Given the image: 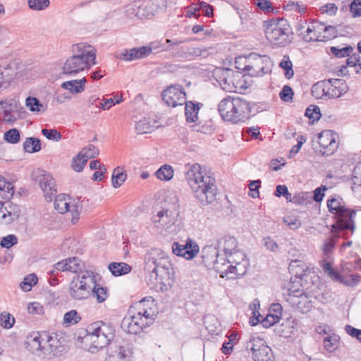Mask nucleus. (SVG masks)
I'll use <instances>...</instances> for the list:
<instances>
[{
  "instance_id": "1",
  "label": "nucleus",
  "mask_w": 361,
  "mask_h": 361,
  "mask_svg": "<svg viewBox=\"0 0 361 361\" xmlns=\"http://www.w3.org/2000/svg\"><path fill=\"white\" fill-rule=\"evenodd\" d=\"M145 269L149 272L153 288L164 292L172 286L174 275L169 257L159 249L148 251L145 258Z\"/></svg>"
},
{
  "instance_id": "2",
  "label": "nucleus",
  "mask_w": 361,
  "mask_h": 361,
  "mask_svg": "<svg viewBox=\"0 0 361 361\" xmlns=\"http://www.w3.org/2000/svg\"><path fill=\"white\" fill-rule=\"evenodd\" d=\"M64 343L61 333L32 332L27 337L26 348L39 357L51 360L66 351Z\"/></svg>"
},
{
  "instance_id": "3",
  "label": "nucleus",
  "mask_w": 361,
  "mask_h": 361,
  "mask_svg": "<svg viewBox=\"0 0 361 361\" xmlns=\"http://www.w3.org/2000/svg\"><path fill=\"white\" fill-rule=\"evenodd\" d=\"M185 178L192 194L200 204L206 205L214 202L217 192L216 180L200 164L191 166L185 173Z\"/></svg>"
},
{
  "instance_id": "4",
  "label": "nucleus",
  "mask_w": 361,
  "mask_h": 361,
  "mask_svg": "<svg viewBox=\"0 0 361 361\" xmlns=\"http://www.w3.org/2000/svg\"><path fill=\"white\" fill-rule=\"evenodd\" d=\"M71 55L67 57L62 66V73L74 76L82 71L89 70L96 63L97 50L87 43H78L72 45Z\"/></svg>"
},
{
  "instance_id": "5",
  "label": "nucleus",
  "mask_w": 361,
  "mask_h": 361,
  "mask_svg": "<svg viewBox=\"0 0 361 361\" xmlns=\"http://www.w3.org/2000/svg\"><path fill=\"white\" fill-rule=\"evenodd\" d=\"M153 305L154 300L143 299L135 307H132L129 311V315L122 320V329L128 334L140 333L144 327L148 326L154 319V311L151 307Z\"/></svg>"
},
{
  "instance_id": "6",
  "label": "nucleus",
  "mask_w": 361,
  "mask_h": 361,
  "mask_svg": "<svg viewBox=\"0 0 361 361\" xmlns=\"http://www.w3.org/2000/svg\"><path fill=\"white\" fill-rule=\"evenodd\" d=\"M87 334L82 338L83 348L94 353L107 346L114 339L115 329L109 322L97 321L89 324L86 329Z\"/></svg>"
},
{
  "instance_id": "7",
  "label": "nucleus",
  "mask_w": 361,
  "mask_h": 361,
  "mask_svg": "<svg viewBox=\"0 0 361 361\" xmlns=\"http://www.w3.org/2000/svg\"><path fill=\"white\" fill-rule=\"evenodd\" d=\"M218 110L224 120L238 124L250 119L252 106L244 98L228 96L220 101Z\"/></svg>"
},
{
  "instance_id": "8",
  "label": "nucleus",
  "mask_w": 361,
  "mask_h": 361,
  "mask_svg": "<svg viewBox=\"0 0 361 361\" xmlns=\"http://www.w3.org/2000/svg\"><path fill=\"white\" fill-rule=\"evenodd\" d=\"M248 260L245 255L239 250L228 255L226 258L216 255L214 267L222 278L237 279L243 276L247 270Z\"/></svg>"
},
{
  "instance_id": "9",
  "label": "nucleus",
  "mask_w": 361,
  "mask_h": 361,
  "mask_svg": "<svg viewBox=\"0 0 361 361\" xmlns=\"http://www.w3.org/2000/svg\"><path fill=\"white\" fill-rule=\"evenodd\" d=\"M265 37L271 43L285 47L291 42V28L284 18H273L263 22Z\"/></svg>"
},
{
  "instance_id": "10",
  "label": "nucleus",
  "mask_w": 361,
  "mask_h": 361,
  "mask_svg": "<svg viewBox=\"0 0 361 361\" xmlns=\"http://www.w3.org/2000/svg\"><path fill=\"white\" fill-rule=\"evenodd\" d=\"M94 274L92 271L84 270L75 274L68 285L69 297L78 301L90 298L94 288Z\"/></svg>"
},
{
  "instance_id": "11",
  "label": "nucleus",
  "mask_w": 361,
  "mask_h": 361,
  "mask_svg": "<svg viewBox=\"0 0 361 361\" xmlns=\"http://www.w3.org/2000/svg\"><path fill=\"white\" fill-rule=\"evenodd\" d=\"M167 8V0H135L126 6L130 18L151 19Z\"/></svg>"
},
{
  "instance_id": "12",
  "label": "nucleus",
  "mask_w": 361,
  "mask_h": 361,
  "mask_svg": "<svg viewBox=\"0 0 361 361\" xmlns=\"http://www.w3.org/2000/svg\"><path fill=\"white\" fill-rule=\"evenodd\" d=\"M329 212L338 216V220L334 228L338 230L354 229L353 217L355 213L348 209L339 197H332L327 201Z\"/></svg>"
},
{
  "instance_id": "13",
  "label": "nucleus",
  "mask_w": 361,
  "mask_h": 361,
  "mask_svg": "<svg viewBox=\"0 0 361 361\" xmlns=\"http://www.w3.org/2000/svg\"><path fill=\"white\" fill-rule=\"evenodd\" d=\"M171 204H165L158 213L152 217V222L154 226L163 231H169L176 224L178 216L179 206L176 197Z\"/></svg>"
},
{
  "instance_id": "14",
  "label": "nucleus",
  "mask_w": 361,
  "mask_h": 361,
  "mask_svg": "<svg viewBox=\"0 0 361 361\" xmlns=\"http://www.w3.org/2000/svg\"><path fill=\"white\" fill-rule=\"evenodd\" d=\"M54 209L60 214L71 213V222L75 224L80 219L82 205L79 200H74L65 194H59L55 199Z\"/></svg>"
},
{
  "instance_id": "15",
  "label": "nucleus",
  "mask_w": 361,
  "mask_h": 361,
  "mask_svg": "<svg viewBox=\"0 0 361 361\" xmlns=\"http://www.w3.org/2000/svg\"><path fill=\"white\" fill-rule=\"evenodd\" d=\"M269 58L251 54L245 60V66L241 69L246 71L252 77L262 76L269 71Z\"/></svg>"
},
{
  "instance_id": "16",
  "label": "nucleus",
  "mask_w": 361,
  "mask_h": 361,
  "mask_svg": "<svg viewBox=\"0 0 361 361\" xmlns=\"http://www.w3.org/2000/svg\"><path fill=\"white\" fill-rule=\"evenodd\" d=\"M171 249L174 255L187 260L195 258L200 251L199 245L190 238L173 243Z\"/></svg>"
},
{
  "instance_id": "17",
  "label": "nucleus",
  "mask_w": 361,
  "mask_h": 361,
  "mask_svg": "<svg viewBox=\"0 0 361 361\" xmlns=\"http://www.w3.org/2000/svg\"><path fill=\"white\" fill-rule=\"evenodd\" d=\"M33 178L38 183L47 200L51 201L57 192L55 180L48 172L37 170L32 173Z\"/></svg>"
},
{
  "instance_id": "18",
  "label": "nucleus",
  "mask_w": 361,
  "mask_h": 361,
  "mask_svg": "<svg viewBox=\"0 0 361 361\" xmlns=\"http://www.w3.org/2000/svg\"><path fill=\"white\" fill-rule=\"evenodd\" d=\"M292 293L286 300L292 307H295L302 313H307L312 307L313 299L315 295L305 293L304 290H291Z\"/></svg>"
},
{
  "instance_id": "19",
  "label": "nucleus",
  "mask_w": 361,
  "mask_h": 361,
  "mask_svg": "<svg viewBox=\"0 0 361 361\" xmlns=\"http://www.w3.org/2000/svg\"><path fill=\"white\" fill-rule=\"evenodd\" d=\"M318 143L320 152L324 155L329 156L337 149L338 144L337 135L331 130H324L318 134Z\"/></svg>"
},
{
  "instance_id": "20",
  "label": "nucleus",
  "mask_w": 361,
  "mask_h": 361,
  "mask_svg": "<svg viewBox=\"0 0 361 361\" xmlns=\"http://www.w3.org/2000/svg\"><path fill=\"white\" fill-rule=\"evenodd\" d=\"M162 99L169 106H182L186 102V94L182 86L171 85L162 92Z\"/></svg>"
},
{
  "instance_id": "21",
  "label": "nucleus",
  "mask_w": 361,
  "mask_h": 361,
  "mask_svg": "<svg viewBox=\"0 0 361 361\" xmlns=\"http://www.w3.org/2000/svg\"><path fill=\"white\" fill-rule=\"evenodd\" d=\"M159 42H154L151 44V46H143L138 48H133L130 49L125 50L120 53L118 58L124 61H133L142 58H145L149 56L153 49L160 47Z\"/></svg>"
},
{
  "instance_id": "22",
  "label": "nucleus",
  "mask_w": 361,
  "mask_h": 361,
  "mask_svg": "<svg viewBox=\"0 0 361 361\" xmlns=\"http://www.w3.org/2000/svg\"><path fill=\"white\" fill-rule=\"evenodd\" d=\"M20 209L18 204L11 201H0V222L8 224L18 219Z\"/></svg>"
},
{
  "instance_id": "23",
  "label": "nucleus",
  "mask_w": 361,
  "mask_h": 361,
  "mask_svg": "<svg viewBox=\"0 0 361 361\" xmlns=\"http://www.w3.org/2000/svg\"><path fill=\"white\" fill-rule=\"evenodd\" d=\"M246 348L252 351L254 361H269L271 349L262 340L252 339L247 343Z\"/></svg>"
},
{
  "instance_id": "24",
  "label": "nucleus",
  "mask_w": 361,
  "mask_h": 361,
  "mask_svg": "<svg viewBox=\"0 0 361 361\" xmlns=\"http://www.w3.org/2000/svg\"><path fill=\"white\" fill-rule=\"evenodd\" d=\"M326 88H325L326 99L338 98L345 94L348 90V86L342 79L325 80Z\"/></svg>"
},
{
  "instance_id": "25",
  "label": "nucleus",
  "mask_w": 361,
  "mask_h": 361,
  "mask_svg": "<svg viewBox=\"0 0 361 361\" xmlns=\"http://www.w3.org/2000/svg\"><path fill=\"white\" fill-rule=\"evenodd\" d=\"M212 48L204 47H186L180 48L176 53L175 56L184 59L185 61H192L195 58L202 57L206 58L210 54Z\"/></svg>"
},
{
  "instance_id": "26",
  "label": "nucleus",
  "mask_w": 361,
  "mask_h": 361,
  "mask_svg": "<svg viewBox=\"0 0 361 361\" xmlns=\"http://www.w3.org/2000/svg\"><path fill=\"white\" fill-rule=\"evenodd\" d=\"M221 88L230 92H236V73L231 69H221L216 73Z\"/></svg>"
},
{
  "instance_id": "27",
  "label": "nucleus",
  "mask_w": 361,
  "mask_h": 361,
  "mask_svg": "<svg viewBox=\"0 0 361 361\" xmlns=\"http://www.w3.org/2000/svg\"><path fill=\"white\" fill-rule=\"evenodd\" d=\"M19 108L20 104L16 100L12 99L4 100V109L2 110L4 121L8 123H14L18 119V116L13 113L18 111Z\"/></svg>"
},
{
  "instance_id": "28",
  "label": "nucleus",
  "mask_w": 361,
  "mask_h": 361,
  "mask_svg": "<svg viewBox=\"0 0 361 361\" xmlns=\"http://www.w3.org/2000/svg\"><path fill=\"white\" fill-rule=\"evenodd\" d=\"M324 24L319 22H314L309 25L303 34L304 39L307 41H323L322 30Z\"/></svg>"
},
{
  "instance_id": "29",
  "label": "nucleus",
  "mask_w": 361,
  "mask_h": 361,
  "mask_svg": "<svg viewBox=\"0 0 361 361\" xmlns=\"http://www.w3.org/2000/svg\"><path fill=\"white\" fill-rule=\"evenodd\" d=\"M298 322L295 319L290 317L285 320L277 328V332L281 337H290L297 329Z\"/></svg>"
},
{
  "instance_id": "30",
  "label": "nucleus",
  "mask_w": 361,
  "mask_h": 361,
  "mask_svg": "<svg viewBox=\"0 0 361 361\" xmlns=\"http://www.w3.org/2000/svg\"><path fill=\"white\" fill-rule=\"evenodd\" d=\"M87 82L85 78L80 80H71L63 82L61 87V88L68 90L73 94L82 93L85 90V85Z\"/></svg>"
},
{
  "instance_id": "31",
  "label": "nucleus",
  "mask_w": 361,
  "mask_h": 361,
  "mask_svg": "<svg viewBox=\"0 0 361 361\" xmlns=\"http://www.w3.org/2000/svg\"><path fill=\"white\" fill-rule=\"evenodd\" d=\"M185 115L186 121L188 123H195L198 120V112L200 109V103H194L189 101L185 102Z\"/></svg>"
},
{
  "instance_id": "32",
  "label": "nucleus",
  "mask_w": 361,
  "mask_h": 361,
  "mask_svg": "<svg viewBox=\"0 0 361 361\" xmlns=\"http://www.w3.org/2000/svg\"><path fill=\"white\" fill-rule=\"evenodd\" d=\"M222 249L226 255V257L233 254L237 251L238 242L237 240L233 236H225L219 243Z\"/></svg>"
},
{
  "instance_id": "33",
  "label": "nucleus",
  "mask_w": 361,
  "mask_h": 361,
  "mask_svg": "<svg viewBox=\"0 0 361 361\" xmlns=\"http://www.w3.org/2000/svg\"><path fill=\"white\" fill-rule=\"evenodd\" d=\"M127 178V173L122 166H117L113 171L111 183L114 188H120Z\"/></svg>"
},
{
  "instance_id": "34",
  "label": "nucleus",
  "mask_w": 361,
  "mask_h": 361,
  "mask_svg": "<svg viewBox=\"0 0 361 361\" xmlns=\"http://www.w3.org/2000/svg\"><path fill=\"white\" fill-rule=\"evenodd\" d=\"M273 307H274V310L276 312V313L275 314H271V313L268 314L266 316V317L263 318L259 322L262 323L263 326H264L266 328L273 326L274 324L277 323L281 318L280 310H281V307L279 304H277V305H274L273 306Z\"/></svg>"
},
{
  "instance_id": "35",
  "label": "nucleus",
  "mask_w": 361,
  "mask_h": 361,
  "mask_svg": "<svg viewBox=\"0 0 361 361\" xmlns=\"http://www.w3.org/2000/svg\"><path fill=\"white\" fill-rule=\"evenodd\" d=\"M109 269L115 276L128 274L131 267L125 262H111L109 264Z\"/></svg>"
},
{
  "instance_id": "36",
  "label": "nucleus",
  "mask_w": 361,
  "mask_h": 361,
  "mask_svg": "<svg viewBox=\"0 0 361 361\" xmlns=\"http://www.w3.org/2000/svg\"><path fill=\"white\" fill-rule=\"evenodd\" d=\"M128 353L126 348L120 346L109 354L106 361H128Z\"/></svg>"
},
{
  "instance_id": "37",
  "label": "nucleus",
  "mask_w": 361,
  "mask_h": 361,
  "mask_svg": "<svg viewBox=\"0 0 361 361\" xmlns=\"http://www.w3.org/2000/svg\"><path fill=\"white\" fill-rule=\"evenodd\" d=\"M94 288H92V294L91 296L95 298L99 303L104 302L108 298V292L106 288L101 286L97 283L96 276H94Z\"/></svg>"
},
{
  "instance_id": "38",
  "label": "nucleus",
  "mask_w": 361,
  "mask_h": 361,
  "mask_svg": "<svg viewBox=\"0 0 361 361\" xmlns=\"http://www.w3.org/2000/svg\"><path fill=\"white\" fill-rule=\"evenodd\" d=\"M352 180V190L355 193L361 196V165L355 167Z\"/></svg>"
},
{
  "instance_id": "39",
  "label": "nucleus",
  "mask_w": 361,
  "mask_h": 361,
  "mask_svg": "<svg viewBox=\"0 0 361 361\" xmlns=\"http://www.w3.org/2000/svg\"><path fill=\"white\" fill-rule=\"evenodd\" d=\"M155 174L158 179L168 181L173 176V169L170 165L164 164L157 171Z\"/></svg>"
},
{
  "instance_id": "40",
  "label": "nucleus",
  "mask_w": 361,
  "mask_h": 361,
  "mask_svg": "<svg viewBox=\"0 0 361 361\" xmlns=\"http://www.w3.org/2000/svg\"><path fill=\"white\" fill-rule=\"evenodd\" d=\"M24 149L29 153L39 152L41 149V142L38 138L29 137L23 143Z\"/></svg>"
},
{
  "instance_id": "41",
  "label": "nucleus",
  "mask_w": 361,
  "mask_h": 361,
  "mask_svg": "<svg viewBox=\"0 0 361 361\" xmlns=\"http://www.w3.org/2000/svg\"><path fill=\"white\" fill-rule=\"evenodd\" d=\"M25 105L30 111L34 113H39L45 110L43 104L36 97H28L25 100Z\"/></svg>"
},
{
  "instance_id": "42",
  "label": "nucleus",
  "mask_w": 361,
  "mask_h": 361,
  "mask_svg": "<svg viewBox=\"0 0 361 361\" xmlns=\"http://www.w3.org/2000/svg\"><path fill=\"white\" fill-rule=\"evenodd\" d=\"M326 82L324 80L317 82L312 87V94L316 99H326L325 88H326Z\"/></svg>"
},
{
  "instance_id": "43",
  "label": "nucleus",
  "mask_w": 361,
  "mask_h": 361,
  "mask_svg": "<svg viewBox=\"0 0 361 361\" xmlns=\"http://www.w3.org/2000/svg\"><path fill=\"white\" fill-rule=\"evenodd\" d=\"M28 8L34 11L46 10L50 6L49 0H27Z\"/></svg>"
},
{
  "instance_id": "44",
  "label": "nucleus",
  "mask_w": 361,
  "mask_h": 361,
  "mask_svg": "<svg viewBox=\"0 0 361 361\" xmlns=\"http://www.w3.org/2000/svg\"><path fill=\"white\" fill-rule=\"evenodd\" d=\"M279 66L286 71L285 76L286 78L290 79L293 76L294 71L293 70V63L288 55L283 56L279 63Z\"/></svg>"
},
{
  "instance_id": "45",
  "label": "nucleus",
  "mask_w": 361,
  "mask_h": 361,
  "mask_svg": "<svg viewBox=\"0 0 361 361\" xmlns=\"http://www.w3.org/2000/svg\"><path fill=\"white\" fill-rule=\"evenodd\" d=\"M81 320V317L75 310H71L63 316V323L67 326H72L78 324Z\"/></svg>"
},
{
  "instance_id": "46",
  "label": "nucleus",
  "mask_w": 361,
  "mask_h": 361,
  "mask_svg": "<svg viewBox=\"0 0 361 361\" xmlns=\"http://www.w3.org/2000/svg\"><path fill=\"white\" fill-rule=\"evenodd\" d=\"M66 261L68 271L75 273L76 274L80 273V271H83L82 270L83 264L80 259H79L78 258H68L66 259Z\"/></svg>"
},
{
  "instance_id": "47",
  "label": "nucleus",
  "mask_w": 361,
  "mask_h": 361,
  "mask_svg": "<svg viewBox=\"0 0 361 361\" xmlns=\"http://www.w3.org/2000/svg\"><path fill=\"white\" fill-rule=\"evenodd\" d=\"M37 282V278L35 274H31L24 278L23 281L20 283V287L25 292L31 290L32 286Z\"/></svg>"
},
{
  "instance_id": "48",
  "label": "nucleus",
  "mask_w": 361,
  "mask_h": 361,
  "mask_svg": "<svg viewBox=\"0 0 361 361\" xmlns=\"http://www.w3.org/2000/svg\"><path fill=\"white\" fill-rule=\"evenodd\" d=\"M80 156H82L86 159L94 158L99 154V149L93 145H89L87 147L82 148L79 152Z\"/></svg>"
},
{
  "instance_id": "49",
  "label": "nucleus",
  "mask_w": 361,
  "mask_h": 361,
  "mask_svg": "<svg viewBox=\"0 0 361 361\" xmlns=\"http://www.w3.org/2000/svg\"><path fill=\"white\" fill-rule=\"evenodd\" d=\"M322 267L324 271L326 274H327V275L332 279L337 281H342L341 275L339 274L338 272L336 271L334 269H332L330 262L324 261Z\"/></svg>"
},
{
  "instance_id": "50",
  "label": "nucleus",
  "mask_w": 361,
  "mask_h": 361,
  "mask_svg": "<svg viewBox=\"0 0 361 361\" xmlns=\"http://www.w3.org/2000/svg\"><path fill=\"white\" fill-rule=\"evenodd\" d=\"M353 49L351 46H347L343 48H337L336 47H331V52L333 55L338 58L349 56Z\"/></svg>"
},
{
  "instance_id": "51",
  "label": "nucleus",
  "mask_w": 361,
  "mask_h": 361,
  "mask_svg": "<svg viewBox=\"0 0 361 361\" xmlns=\"http://www.w3.org/2000/svg\"><path fill=\"white\" fill-rule=\"evenodd\" d=\"M15 323L14 317L9 313L0 314V326L4 329H11Z\"/></svg>"
},
{
  "instance_id": "52",
  "label": "nucleus",
  "mask_w": 361,
  "mask_h": 361,
  "mask_svg": "<svg viewBox=\"0 0 361 361\" xmlns=\"http://www.w3.org/2000/svg\"><path fill=\"white\" fill-rule=\"evenodd\" d=\"M42 135L48 140L58 142L61 139V134L56 129L44 128L42 130Z\"/></svg>"
},
{
  "instance_id": "53",
  "label": "nucleus",
  "mask_w": 361,
  "mask_h": 361,
  "mask_svg": "<svg viewBox=\"0 0 361 361\" xmlns=\"http://www.w3.org/2000/svg\"><path fill=\"white\" fill-rule=\"evenodd\" d=\"M4 138L8 142L16 144L20 140V133L16 128L11 129L4 133Z\"/></svg>"
},
{
  "instance_id": "54",
  "label": "nucleus",
  "mask_w": 361,
  "mask_h": 361,
  "mask_svg": "<svg viewBox=\"0 0 361 361\" xmlns=\"http://www.w3.org/2000/svg\"><path fill=\"white\" fill-rule=\"evenodd\" d=\"M87 161V159L80 156L78 153V154L73 159L71 166L75 171L80 172L82 171Z\"/></svg>"
},
{
  "instance_id": "55",
  "label": "nucleus",
  "mask_w": 361,
  "mask_h": 361,
  "mask_svg": "<svg viewBox=\"0 0 361 361\" xmlns=\"http://www.w3.org/2000/svg\"><path fill=\"white\" fill-rule=\"evenodd\" d=\"M305 116L313 123L321 117L320 109L317 106H310L305 111Z\"/></svg>"
},
{
  "instance_id": "56",
  "label": "nucleus",
  "mask_w": 361,
  "mask_h": 361,
  "mask_svg": "<svg viewBox=\"0 0 361 361\" xmlns=\"http://www.w3.org/2000/svg\"><path fill=\"white\" fill-rule=\"evenodd\" d=\"M12 78L8 74V70L4 68L0 70V91L8 87Z\"/></svg>"
},
{
  "instance_id": "57",
  "label": "nucleus",
  "mask_w": 361,
  "mask_h": 361,
  "mask_svg": "<svg viewBox=\"0 0 361 361\" xmlns=\"http://www.w3.org/2000/svg\"><path fill=\"white\" fill-rule=\"evenodd\" d=\"M152 126H150L149 123L145 120H140L138 122L136 123L135 125V130L137 133L139 134H145L148 133L151 130Z\"/></svg>"
},
{
  "instance_id": "58",
  "label": "nucleus",
  "mask_w": 361,
  "mask_h": 361,
  "mask_svg": "<svg viewBox=\"0 0 361 361\" xmlns=\"http://www.w3.org/2000/svg\"><path fill=\"white\" fill-rule=\"evenodd\" d=\"M283 221L286 224L290 229H297L301 226V222L298 217L293 216H286L283 219Z\"/></svg>"
},
{
  "instance_id": "59",
  "label": "nucleus",
  "mask_w": 361,
  "mask_h": 361,
  "mask_svg": "<svg viewBox=\"0 0 361 361\" xmlns=\"http://www.w3.org/2000/svg\"><path fill=\"white\" fill-rule=\"evenodd\" d=\"M338 339L336 336H328L324 339V346L329 352H333L337 348Z\"/></svg>"
},
{
  "instance_id": "60",
  "label": "nucleus",
  "mask_w": 361,
  "mask_h": 361,
  "mask_svg": "<svg viewBox=\"0 0 361 361\" xmlns=\"http://www.w3.org/2000/svg\"><path fill=\"white\" fill-rule=\"evenodd\" d=\"M280 98L286 102H291L293 96V91L288 85H285L279 93Z\"/></svg>"
},
{
  "instance_id": "61",
  "label": "nucleus",
  "mask_w": 361,
  "mask_h": 361,
  "mask_svg": "<svg viewBox=\"0 0 361 361\" xmlns=\"http://www.w3.org/2000/svg\"><path fill=\"white\" fill-rule=\"evenodd\" d=\"M18 243V238L15 235H8L1 240L0 245L2 247L10 248Z\"/></svg>"
},
{
  "instance_id": "62",
  "label": "nucleus",
  "mask_w": 361,
  "mask_h": 361,
  "mask_svg": "<svg viewBox=\"0 0 361 361\" xmlns=\"http://www.w3.org/2000/svg\"><path fill=\"white\" fill-rule=\"evenodd\" d=\"M337 30L334 26H324L322 30L323 41H327L336 37Z\"/></svg>"
},
{
  "instance_id": "63",
  "label": "nucleus",
  "mask_w": 361,
  "mask_h": 361,
  "mask_svg": "<svg viewBox=\"0 0 361 361\" xmlns=\"http://www.w3.org/2000/svg\"><path fill=\"white\" fill-rule=\"evenodd\" d=\"M259 300L258 299H255L252 302L250 305V308L252 311V314L255 316L257 322H252L253 325L257 324L260 322V317H262L261 314L259 312Z\"/></svg>"
},
{
  "instance_id": "64",
  "label": "nucleus",
  "mask_w": 361,
  "mask_h": 361,
  "mask_svg": "<svg viewBox=\"0 0 361 361\" xmlns=\"http://www.w3.org/2000/svg\"><path fill=\"white\" fill-rule=\"evenodd\" d=\"M350 11L353 17L361 16V0H353L350 4Z\"/></svg>"
}]
</instances>
